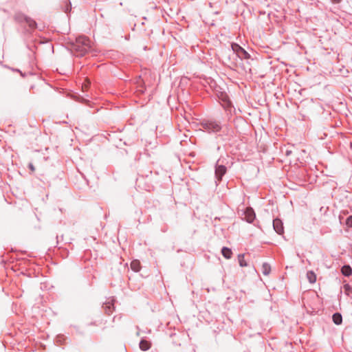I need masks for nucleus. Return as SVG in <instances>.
<instances>
[{
    "label": "nucleus",
    "instance_id": "nucleus-1",
    "mask_svg": "<svg viewBox=\"0 0 352 352\" xmlns=\"http://www.w3.org/2000/svg\"><path fill=\"white\" fill-rule=\"evenodd\" d=\"M204 131L210 133L214 134L216 138L224 140V136L228 134L229 127L228 124H223L220 120L213 118L204 120L200 123Z\"/></svg>",
    "mask_w": 352,
    "mask_h": 352
},
{
    "label": "nucleus",
    "instance_id": "nucleus-2",
    "mask_svg": "<svg viewBox=\"0 0 352 352\" xmlns=\"http://www.w3.org/2000/svg\"><path fill=\"white\" fill-rule=\"evenodd\" d=\"M74 48L81 54H86L91 49V41L85 36H80L76 38Z\"/></svg>",
    "mask_w": 352,
    "mask_h": 352
},
{
    "label": "nucleus",
    "instance_id": "nucleus-3",
    "mask_svg": "<svg viewBox=\"0 0 352 352\" xmlns=\"http://www.w3.org/2000/svg\"><path fill=\"white\" fill-rule=\"evenodd\" d=\"M231 47L232 51L239 58L250 59L251 58L250 54L239 44L232 43Z\"/></svg>",
    "mask_w": 352,
    "mask_h": 352
},
{
    "label": "nucleus",
    "instance_id": "nucleus-4",
    "mask_svg": "<svg viewBox=\"0 0 352 352\" xmlns=\"http://www.w3.org/2000/svg\"><path fill=\"white\" fill-rule=\"evenodd\" d=\"M219 160L217 161L216 165H215V170H214V174H215V178L217 179L216 183L219 182L221 181L223 175L227 172V168L223 165L219 164Z\"/></svg>",
    "mask_w": 352,
    "mask_h": 352
},
{
    "label": "nucleus",
    "instance_id": "nucleus-5",
    "mask_svg": "<svg viewBox=\"0 0 352 352\" xmlns=\"http://www.w3.org/2000/svg\"><path fill=\"white\" fill-rule=\"evenodd\" d=\"M244 219L250 223H252L256 217L255 212L252 208H247L243 212Z\"/></svg>",
    "mask_w": 352,
    "mask_h": 352
},
{
    "label": "nucleus",
    "instance_id": "nucleus-6",
    "mask_svg": "<svg viewBox=\"0 0 352 352\" xmlns=\"http://www.w3.org/2000/svg\"><path fill=\"white\" fill-rule=\"evenodd\" d=\"M273 228L277 234H283L284 233L283 223L280 219L276 218L273 220Z\"/></svg>",
    "mask_w": 352,
    "mask_h": 352
},
{
    "label": "nucleus",
    "instance_id": "nucleus-7",
    "mask_svg": "<svg viewBox=\"0 0 352 352\" xmlns=\"http://www.w3.org/2000/svg\"><path fill=\"white\" fill-rule=\"evenodd\" d=\"M103 308L105 311V313L108 315H110L114 310V305L113 303V300L106 302L103 305Z\"/></svg>",
    "mask_w": 352,
    "mask_h": 352
},
{
    "label": "nucleus",
    "instance_id": "nucleus-8",
    "mask_svg": "<svg viewBox=\"0 0 352 352\" xmlns=\"http://www.w3.org/2000/svg\"><path fill=\"white\" fill-rule=\"evenodd\" d=\"M140 349L143 351H148L151 346V344L149 341H147L146 340H144V339H142L140 342Z\"/></svg>",
    "mask_w": 352,
    "mask_h": 352
},
{
    "label": "nucleus",
    "instance_id": "nucleus-9",
    "mask_svg": "<svg viewBox=\"0 0 352 352\" xmlns=\"http://www.w3.org/2000/svg\"><path fill=\"white\" fill-rule=\"evenodd\" d=\"M23 17L25 22L31 29H35L36 28L37 24L34 20L27 16H23Z\"/></svg>",
    "mask_w": 352,
    "mask_h": 352
},
{
    "label": "nucleus",
    "instance_id": "nucleus-10",
    "mask_svg": "<svg viewBox=\"0 0 352 352\" xmlns=\"http://www.w3.org/2000/svg\"><path fill=\"white\" fill-rule=\"evenodd\" d=\"M332 320H333V322L336 325H340L342 322V316L341 314H340L338 312H336V313L333 314Z\"/></svg>",
    "mask_w": 352,
    "mask_h": 352
},
{
    "label": "nucleus",
    "instance_id": "nucleus-11",
    "mask_svg": "<svg viewBox=\"0 0 352 352\" xmlns=\"http://www.w3.org/2000/svg\"><path fill=\"white\" fill-rule=\"evenodd\" d=\"M221 254L227 259H229L232 257V252L230 248L227 247H223L221 249Z\"/></svg>",
    "mask_w": 352,
    "mask_h": 352
},
{
    "label": "nucleus",
    "instance_id": "nucleus-12",
    "mask_svg": "<svg viewBox=\"0 0 352 352\" xmlns=\"http://www.w3.org/2000/svg\"><path fill=\"white\" fill-rule=\"evenodd\" d=\"M131 268L133 271L138 272L141 269L140 262L138 260H134L131 263Z\"/></svg>",
    "mask_w": 352,
    "mask_h": 352
},
{
    "label": "nucleus",
    "instance_id": "nucleus-13",
    "mask_svg": "<svg viewBox=\"0 0 352 352\" xmlns=\"http://www.w3.org/2000/svg\"><path fill=\"white\" fill-rule=\"evenodd\" d=\"M262 273L267 276V275H269L270 272H271V266L270 264H268L267 263H264L263 265H262Z\"/></svg>",
    "mask_w": 352,
    "mask_h": 352
},
{
    "label": "nucleus",
    "instance_id": "nucleus-14",
    "mask_svg": "<svg viewBox=\"0 0 352 352\" xmlns=\"http://www.w3.org/2000/svg\"><path fill=\"white\" fill-rule=\"evenodd\" d=\"M307 278L310 283H314L316 281V275L313 271H309L307 273Z\"/></svg>",
    "mask_w": 352,
    "mask_h": 352
},
{
    "label": "nucleus",
    "instance_id": "nucleus-15",
    "mask_svg": "<svg viewBox=\"0 0 352 352\" xmlns=\"http://www.w3.org/2000/svg\"><path fill=\"white\" fill-rule=\"evenodd\" d=\"M342 273L345 276H349L352 274V269L349 265H344L342 268Z\"/></svg>",
    "mask_w": 352,
    "mask_h": 352
},
{
    "label": "nucleus",
    "instance_id": "nucleus-16",
    "mask_svg": "<svg viewBox=\"0 0 352 352\" xmlns=\"http://www.w3.org/2000/svg\"><path fill=\"white\" fill-rule=\"evenodd\" d=\"M244 256H245L243 254H240L238 255V261H239V265L241 267L248 266V263L245 261Z\"/></svg>",
    "mask_w": 352,
    "mask_h": 352
},
{
    "label": "nucleus",
    "instance_id": "nucleus-17",
    "mask_svg": "<svg viewBox=\"0 0 352 352\" xmlns=\"http://www.w3.org/2000/svg\"><path fill=\"white\" fill-rule=\"evenodd\" d=\"M224 108L226 111H228L230 112L232 111V109L233 108L231 102L230 101H228L224 106Z\"/></svg>",
    "mask_w": 352,
    "mask_h": 352
},
{
    "label": "nucleus",
    "instance_id": "nucleus-18",
    "mask_svg": "<svg viewBox=\"0 0 352 352\" xmlns=\"http://www.w3.org/2000/svg\"><path fill=\"white\" fill-rule=\"evenodd\" d=\"M346 224L348 227L352 228V215L347 217L346 220Z\"/></svg>",
    "mask_w": 352,
    "mask_h": 352
},
{
    "label": "nucleus",
    "instance_id": "nucleus-19",
    "mask_svg": "<svg viewBox=\"0 0 352 352\" xmlns=\"http://www.w3.org/2000/svg\"><path fill=\"white\" fill-rule=\"evenodd\" d=\"M28 168L31 170V171H34L35 170V168L34 166V165L32 164V163H30L28 164Z\"/></svg>",
    "mask_w": 352,
    "mask_h": 352
},
{
    "label": "nucleus",
    "instance_id": "nucleus-20",
    "mask_svg": "<svg viewBox=\"0 0 352 352\" xmlns=\"http://www.w3.org/2000/svg\"><path fill=\"white\" fill-rule=\"evenodd\" d=\"M12 70H13V71H15V72H19V73H20V74H21L22 76H25V74H23V73L20 70V69H12Z\"/></svg>",
    "mask_w": 352,
    "mask_h": 352
},
{
    "label": "nucleus",
    "instance_id": "nucleus-21",
    "mask_svg": "<svg viewBox=\"0 0 352 352\" xmlns=\"http://www.w3.org/2000/svg\"><path fill=\"white\" fill-rule=\"evenodd\" d=\"M342 0H331L333 3H340Z\"/></svg>",
    "mask_w": 352,
    "mask_h": 352
},
{
    "label": "nucleus",
    "instance_id": "nucleus-22",
    "mask_svg": "<svg viewBox=\"0 0 352 352\" xmlns=\"http://www.w3.org/2000/svg\"><path fill=\"white\" fill-rule=\"evenodd\" d=\"M350 287H351L350 285H348V284L344 285V288H345L346 290H349Z\"/></svg>",
    "mask_w": 352,
    "mask_h": 352
},
{
    "label": "nucleus",
    "instance_id": "nucleus-23",
    "mask_svg": "<svg viewBox=\"0 0 352 352\" xmlns=\"http://www.w3.org/2000/svg\"><path fill=\"white\" fill-rule=\"evenodd\" d=\"M292 152L290 151H286V155H289Z\"/></svg>",
    "mask_w": 352,
    "mask_h": 352
},
{
    "label": "nucleus",
    "instance_id": "nucleus-24",
    "mask_svg": "<svg viewBox=\"0 0 352 352\" xmlns=\"http://www.w3.org/2000/svg\"><path fill=\"white\" fill-rule=\"evenodd\" d=\"M56 239H57V243H58V236H56Z\"/></svg>",
    "mask_w": 352,
    "mask_h": 352
}]
</instances>
